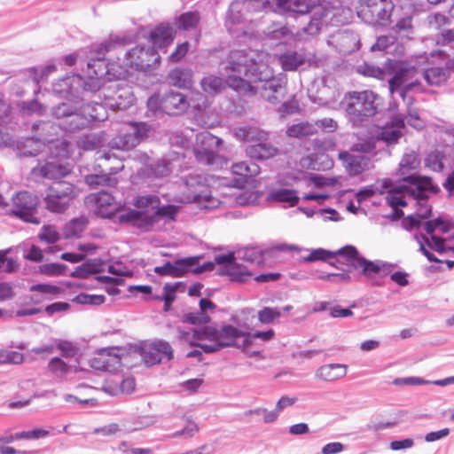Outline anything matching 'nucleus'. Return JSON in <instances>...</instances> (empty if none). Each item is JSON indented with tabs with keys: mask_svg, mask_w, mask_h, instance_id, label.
<instances>
[{
	"mask_svg": "<svg viewBox=\"0 0 454 454\" xmlns=\"http://www.w3.org/2000/svg\"><path fill=\"white\" fill-rule=\"evenodd\" d=\"M272 68L265 63L249 60L248 63H234L229 67V87L243 94L254 95L257 89L251 82H268L272 77Z\"/></svg>",
	"mask_w": 454,
	"mask_h": 454,
	"instance_id": "obj_1",
	"label": "nucleus"
},
{
	"mask_svg": "<svg viewBox=\"0 0 454 454\" xmlns=\"http://www.w3.org/2000/svg\"><path fill=\"white\" fill-rule=\"evenodd\" d=\"M74 184L67 181H55L48 188L43 199L45 208L56 214L65 213L77 197Z\"/></svg>",
	"mask_w": 454,
	"mask_h": 454,
	"instance_id": "obj_2",
	"label": "nucleus"
},
{
	"mask_svg": "<svg viewBox=\"0 0 454 454\" xmlns=\"http://www.w3.org/2000/svg\"><path fill=\"white\" fill-rule=\"evenodd\" d=\"M40 200L35 194L20 191L12 195L8 209V215L35 225H39L41 221L37 215V208Z\"/></svg>",
	"mask_w": 454,
	"mask_h": 454,
	"instance_id": "obj_3",
	"label": "nucleus"
},
{
	"mask_svg": "<svg viewBox=\"0 0 454 454\" xmlns=\"http://www.w3.org/2000/svg\"><path fill=\"white\" fill-rule=\"evenodd\" d=\"M377 98L372 90L352 91L345 95L341 106L348 114L357 117L372 116L377 112Z\"/></svg>",
	"mask_w": 454,
	"mask_h": 454,
	"instance_id": "obj_4",
	"label": "nucleus"
},
{
	"mask_svg": "<svg viewBox=\"0 0 454 454\" xmlns=\"http://www.w3.org/2000/svg\"><path fill=\"white\" fill-rule=\"evenodd\" d=\"M393 9L391 0H363L356 7V13L368 24L384 26L389 20Z\"/></svg>",
	"mask_w": 454,
	"mask_h": 454,
	"instance_id": "obj_5",
	"label": "nucleus"
},
{
	"mask_svg": "<svg viewBox=\"0 0 454 454\" xmlns=\"http://www.w3.org/2000/svg\"><path fill=\"white\" fill-rule=\"evenodd\" d=\"M189 106L184 94L174 91H170L163 97L153 95L147 100L148 109L154 114L162 112L168 115H178L186 112Z\"/></svg>",
	"mask_w": 454,
	"mask_h": 454,
	"instance_id": "obj_6",
	"label": "nucleus"
},
{
	"mask_svg": "<svg viewBox=\"0 0 454 454\" xmlns=\"http://www.w3.org/2000/svg\"><path fill=\"white\" fill-rule=\"evenodd\" d=\"M160 62V57L153 48L137 45L126 53V66L137 71L154 69Z\"/></svg>",
	"mask_w": 454,
	"mask_h": 454,
	"instance_id": "obj_7",
	"label": "nucleus"
},
{
	"mask_svg": "<svg viewBox=\"0 0 454 454\" xmlns=\"http://www.w3.org/2000/svg\"><path fill=\"white\" fill-rule=\"evenodd\" d=\"M85 201L93 207L94 214L101 218H111L122 209L113 194L105 191L90 194Z\"/></svg>",
	"mask_w": 454,
	"mask_h": 454,
	"instance_id": "obj_8",
	"label": "nucleus"
},
{
	"mask_svg": "<svg viewBox=\"0 0 454 454\" xmlns=\"http://www.w3.org/2000/svg\"><path fill=\"white\" fill-rule=\"evenodd\" d=\"M193 337L198 340H209L210 344L200 343V347L206 353L215 352L227 345V326L223 325L219 330L211 326L194 330Z\"/></svg>",
	"mask_w": 454,
	"mask_h": 454,
	"instance_id": "obj_9",
	"label": "nucleus"
},
{
	"mask_svg": "<svg viewBox=\"0 0 454 454\" xmlns=\"http://www.w3.org/2000/svg\"><path fill=\"white\" fill-rule=\"evenodd\" d=\"M140 355L146 364L154 365L163 359L168 361L173 359L174 350L168 341L159 340L143 345L140 348Z\"/></svg>",
	"mask_w": 454,
	"mask_h": 454,
	"instance_id": "obj_10",
	"label": "nucleus"
},
{
	"mask_svg": "<svg viewBox=\"0 0 454 454\" xmlns=\"http://www.w3.org/2000/svg\"><path fill=\"white\" fill-rule=\"evenodd\" d=\"M220 140L209 132H202L197 136V145L194 154L202 164L210 165L214 162Z\"/></svg>",
	"mask_w": 454,
	"mask_h": 454,
	"instance_id": "obj_11",
	"label": "nucleus"
},
{
	"mask_svg": "<svg viewBox=\"0 0 454 454\" xmlns=\"http://www.w3.org/2000/svg\"><path fill=\"white\" fill-rule=\"evenodd\" d=\"M117 348H106L97 351L90 359L91 368L98 371L114 372L121 364V356Z\"/></svg>",
	"mask_w": 454,
	"mask_h": 454,
	"instance_id": "obj_12",
	"label": "nucleus"
},
{
	"mask_svg": "<svg viewBox=\"0 0 454 454\" xmlns=\"http://www.w3.org/2000/svg\"><path fill=\"white\" fill-rule=\"evenodd\" d=\"M387 70L393 76L388 81L390 93H395L399 88L411 80L415 74L416 69L401 61L389 60L387 63Z\"/></svg>",
	"mask_w": 454,
	"mask_h": 454,
	"instance_id": "obj_13",
	"label": "nucleus"
},
{
	"mask_svg": "<svg viewBox=\"0 0 454 454\" xmlns=\"http://www.w3.org/2000/svg\"><path fill=\"white\" fill-rule=\"evenodd\" d=\"M404 128V121L399 116H394L390 121L382 127H377L372 131V137L377 141H383L387 145L396 144L402 137V129Z\"/></svg>",
	"mask_w": 454,
	"mask_h": 454,
	"instance_id": "obj_14",
	"label": "nucleus"
},
{
	"mask_svg": "<svg viewBox=\"0 0 454 454\" xmlns=\"http://www.w3.org/2000/svg\"><path fill=\"white\" fill-rule=\"evenodd\" d=\"M124 168V164L121 160H117L115 166H110L107 168L108 173L106 174H89L84 176L85 183L91 188H98V186H108L114 187L119 183L117 177L114 175L121 171Z\"/></svg>",
	"mask_w": 454,
	"mask_h": 454,
	"instance_id": "obj_15",
	"label": "nucleus"
},
{
	"mask_svg": "<svg viewBox=\"0 0 454 454\" xmlns=\"http://www.w3.org/2000/svg\"><path fill=\"white\" fill-rule=\"evenodd\" d=\"M253 144L246 149L247 154L255 160H264L277 156L279 153L278 147L269 141V133L265 131V139L254 140Z\"/></svg>",
	"mask_w": 454,
	"mask_h": 454,
	"instance_id": "obj_16",
	"label": "nucleus"
},
{
	"mask_svg": "<svg viewBox=\"0 0 454 454\" xmlns=\"http://www.w3.org/2000/svg\"><path fill=\"white\" fill-rule=\"evenodd\" d=\"M286 76H273L263 86V98L271 104L281 102L286 94Z\"/></svg>",
	"mask_w": 454,
	"mask_h": 454,
	"instance_id": "obj_17",
	"label": "nucleus"
},
{
	"mask_svg": "<svg viewBox=\"0 0 454 454\" xmlns=\"http://www.w3.org/2000/svg\"><path fill=\"white\" fill-rule=\"evenodd\" d=\"M329 43L344 54L353 52L359 48V40L356 34L350 31H338L331 35Z\"/></svg>",
	"mask_w": 454,
	"mask_h": 454,
	"instance_id": "obj_18",
	"label": "nucleus"
},
{
	"mask_svg": "<svg viewBox=\"0 0 454 454\" xmlns=\"http://www.w3.org/2000/svg\"><path fill=\"white\" fill-rule=\"evenodd\" d=\"M338 158L351 176H356L370 168V158L363 155H352L347 151L340 152Z\"/></svg>",
	"mask_w": 454,
	"mask_h": 454,
	"instance_id": "obj_19",
	"label": "nucleus"
},
{
	"mask_svg": "<svg viewBox=\"0 0 454 454\" xmlns=\"http://www.w3.org/2000/svg\"><path fill=\"white\" fill-rule=\"evenodd\" d=\"M403 181L414 185V187L407 186V189H405L407 195L412 198L427 197L425 193L426 191H437L433 185L431 177L411 175L404 177Z\"/></svg>",
	"mask_w": 454,
	"mask_h": 454,
	"instance_id": "obj_20",
	"label": "nucleus"
},
{
	"mask_svg": "<svg viewBox=\"0 0 454 454\" xmlns=\"http://www.w3.org/2000/svg\"><path fill=\"white\" fill-rule=\"evenodd\" d=\"M176 37V30L168 23H160L149 34L153 45L161 49L170 45Z\"/></svg>",
	"mask_w": 454,
	"mask_h": 454,
	"instance_id": "obj_21",
	"label": "nucleus"
},
{
	"mask_svg": "<svg viewBox=\"0 0 454 454\" xmlns=\"http://www.w3.org/2000/svg\"><path fill=\"white\" fill-rule=\"evenodd\" d=\"M72 168L68 163L59 164L55 162H47L33 168L34 175L47 179L60 178L70 174Z\"/></svg>",
	"mask_w": 454,
	"mask_h": 454,
	"instance_id": "obj_22",
	"label": "nucleus"
},
{
	"mask_svg": "<svg viewBox=\"0 0 454 454\" xmlns=\"http://www.w3.org/2000/svg\"><path fill=\"white\" fill-rule=\"evenodd\" d=\"M381 184L380 192L384 193L387 192V200L391 207L395 209L397 207L407 206L403 196L407 195L405 190L407 189L406 185L393 186L390 180H382Z\"/></svg>",
	"mask_w": 454,
	"mask_h": 454,
	"instance_id": "obj_23",
	"label": "nucleus"
},
{
	"mask_svg": "<svg viewBox=\"0 0 454 454\" xmlns=\"http://www.w3.org/2000/svg\"><path fill=\"white\" fill-rule=\"evenodd\" d=\"M137 139L127 125L122 127L118 134L112 139L111 146L122 151H129L137 146Z\"/></svg>",
	"mask_w": 454,
	"mask_h": 454,
	"instance_id": "obj_24",
	"label": "nucleus"
},
{
	"mask_svg": "<svg viewBox=\"0 0 454 454\" xmlns=\"http://www.w3.org/2000/svg\"><path fill=\"white\" fill-rule=\"evenodd\" d=\"M235 260V254L229 252V280L239 283L247 281L252 274L247 266L236 263Z\"/></svg>",
	"mask_w": 454,
	"mask_h": 454,
	"instance_id": "obj_25",
	"label": "nucleus"
},
{
	"mask_svg": "<svg viewBox=\"0 0 454 454\" xmlns=\"http://www.w3.org/2000/svg\"><path fill=\"white\" fill-rule=\"evenodd\" d=\"M89 218L80 215L67 222L63 227V234L67 239L80 238L89 225Z\"/></svg>",
	"mask_w": 454,
	"mask_h": 454,
	"instance_id": "obj_26",
	"label": "nucleus"
},
{
	"mask_svg": "<svg viewBox=\"0 0 454 454\" xmlns=\"http://www.w3.org/2000/svg\"><path fill=\"white\" fill-rule=\"evenodd\" d=\"M168 79L172 86L179 89H189L192 85V74L187 69L174 68L168 73Z\"/></svg>",
	"mask_w": 454,
	"mask_h": 454,
	"instance_id": "obj_27",
	"label": "nucleus"
},
{
	"mask_svg": "<svg viewBox=\"0 0 454 454\" xmlns=\"http://www.w3.org/2000/svg\"><path fill=\"white\" fill-rule=\"evenodd\" d=\"M233 136L241 142H253L265 139V130L256 127H239L233 131Z\"/></svg>",
	"mask_w": 454,
	"mask_h": 454,
	"instance_id": "obj_28",
	"label": "nucleus"
},
{
	"mask_svg": "<svg viewBox=\"0 0 454 454\" xmlns=\"http://www.w3.org/2000/svg\"><path fill=\"white\" fill-rule=\"evenodd\" d=\"M48 372L58 379H66L70 372H77L76 367L67 364L59 357L51 358L47 365Z\"/></svg>",
	"mask_w": 454,
	"mask_h": 454,
	"instance_id": "obj_29",
	"label": "nucleus"
},
{
	"mask_svg": "<svg viewBox=\"0 0 454 454\" xmlns=\"http://www.w3.org/2000/svg\"><path fill=\"white\" fill-rule=\"evenodd\" d=\"M317 133V129L314 123L309 121H301L296 124H293L286 129V135L289 137L294 138H303L310 137Z\"/></svg>",
	"mask_w": 454,
	"mask_h": 454,
	"instance_id": "obj_30",
	"label": "nucleus"
},
{
	"mask_svg": "<svg viewBox=\"0 0 454 454\" xmlns=\"http://www.w3.org/2000/svg\"><path fill=\"white\" fill-rule=\"evenodd\" d=\"M253 339L249 333L239 331V329L229 325V347H234L242 351Z\"/></svg>",
	"mask_w": 454,
	"mask_h": 454,
	"instance_id": "obj_31",
	"label": "nucleus"
},
{
	"mask_svg": "<svg viewBox=\"0 0 454 454\" xmlns=\"http://www.w3.org/2000/svg\"><path fill=\"white\" fill-rule=\"evenodd\" d=\"M231 171L234 175L240 176L243 182H247V178L260 173V167L255 163L247 164L245 161H240L232 165Z\"/></svg>",
	"mask_w": 454,
	"mask_h": 454,
	"instance_id": "obj_32",
	"label": "nucleus"
},
{
	"mask_svg": "<svg viewBox=\"0 0 454 454\" xmlns=\"http://www.w3.org/2000/svg\"><path fill=\"white\" fill-rule=\"evenodd\" d=\"M346 366L342 364L324 365L318 370L320 377L328 381L340 379L346 375Z\"/></svg>",
	"mask_w": 454,
	"mask_h": 454,
	"instance_id": "obj_33",
	"label": "nucleus"
},
{
	"mask_svg": "<svg viewBox=\"0 0 454 454\" xmlns=\"http://www.w3.org/2000/svg\"><path fill=\"white\" fill-rule=\"evenodd\" d=\"M270 199L278 202L287 203L289 207H294L299 202L296 191L293 189H278L272 192Z\"/></svg>",
	"mask_w": 454,
	"mask_h": 454,
	"instance_id": "obj_34",
	"label": "nucleus"
},
{
	"mask_svg": "<svg viewBox=\"0 0 454 454\" xmlns=\"http://www.w3.org/2000/svg\"><path fill=\"white\" fill-rule=\"evenodd\" d=\"M336 255L343 258V262L352 269H358L361 257L358 255L357 249L353 246H346L335 252Z\"/></svg>",
	"mask_w": 454,
	"mask_h": 454,
	"instance_id": "obj_35",
	"label": "nucleus"
},
{
	"mask_svg": "<svg viewBox=\"0 0 454 454\" xmlns=\"http://www.w3.org/2000/svg\"><path fill=\"white\" fill-rule=\"evenodd\" d=\"M279 61L284 70L293 71L297 69L300 66L303 65L305 59L301 54L297 52H292L280 56Z\"/></svg>",
	"mask_w": 454,
	"mask_h": 454,
	"instance_id": "obj_36",
	"label": "nucleus"
},
{
	"mask_svg": "<svg viewBox=\"0 0 454 454\" xmlns=\"http://www.w3.org/2000/svg\"><path fill=\"white\" fill-rule=\"evenodd\" d=\"M447 71L442 67H430L424 72V78L429 85H440L446 82Z\"/></svg>",
	"mask_w": 454,
	"mask_h": 454,
	"instance_id": "obj_37",
	"label": "nucleus"
},
{
	"mask_svg": "<svg viewBox=\"0 0 454 454\" xmlns=\"http://www.w3.org/2000/svg\"><path fill=\"white\" fill-rule=\"evenodd\" d=\"M197 261L193 257L176 260L172 263V277L180 278L192 270Z\"/></svg>",
	"mask_w": 454,
	"mask_h": 454,
	"instance_id": "obj_38",
	"label": "nucleus"
},
{
	"mask_svg": "<svg viewBox=\"0 0 454 454\" xmlns=\"http://www.w3.org/2000/svg\"><path fill=\"white\" fill-rule=\"evenodd\" d=\"M444 158L445 154L443 152L439 150H434L430 152L427 158L425 159V165L433 171L441 172L444 168Z\"/></svg>",
	"mask_w": 454,
	"mask_h": 454,
	"instance_id": "obj_39",
	"label": "nucleus"
},
{
	"mask_svg": "<svg viewBox=\"0 0 454 454\" xmlns=\"http://www.w3.org/2000/svg\"><path fill=\"white\" fill-rule=\"evenodd\" d=\"M200 20V17L198 12H188L181 14L177 18V27L182 30L195 28L198 26Z\"/></svg>",
	"mask_w": 454,
	"mask_h": 454,
	"instance_id": "obj_40",
	"label": "nucleus"
},
{
	"mask_svg": "<svg viewBox=\"0 0 454 454\" xmlns=\"http://www.w3.org/2000/svg\"><path fill=\"white\" fill-rule=\"evenodd\" d=\"M38 239L46 244H54L60 239V234L53 224H45L38 233Z\"/></svg>",
	"mask_w": 454,
	"mask_h": 454,
	"instance_id": "obj_41",
	"label": "nucleus"
},
{
	"mask_svg": "<svg viewBox=\"0 0 454 454\" xmlns=\"http://www.w3.org/2000/svg\"><path fill=\"white\" fill-rule=\"evenodd\" d=\"M160 198L156 195L139 196L134 201V206L141 211H147L149 209H155L160 206Z\"/></svg>",
	"mask_w": 454,
	"mask_h": 454,
	"instance_id": "obj_42",
	"label": "nucleus"
},
{
	"mask_svg": "<svg viewBox=\"0 0 454 454\" xmlns=\"http://www.w3.org/2000/svg\"><path fill=\"white\" fill-rule=\"evenodd\" d=\"M31 292H37L50 297H56L62 294L65 289L61 286L51 284H36L30 286Z\"/></svg>",
	"mask_w": 454,
	"mask_h": 454,
	"instance_id": "obj_43",
	"label": "nucleus"
},
{
	"mask_svg": "<svg viewBox=\"0 0 454 454\" xmlns=\"http://www.w3.org/2000/svg\"><path fill=\"white\" fill-rule=\"evenodd\" d=\"M128 128L133 133L135 138L137 139V144L139 145L143 140L146 139L151 131V126L146 122H130L127 124Z\"/></svg>",
	"mask_w": 454,
	"mask_h": 454,
	"instance_id": "obj_44",
	"label": "nucleus"
},
{
	"mask_svg": "<svg viewBox=\"0 0 454 454\" xmlns=\"http://www.w3.org/2000/svg\"><path fill=\"white\" fill-rule=\"evenodd\" d=\"M57 348L60 351V354L65 358H73L79 355V347L69 340H60L56 345Z\"/></svg>",
	"mask_w": 454,
	"mask_h": 454,
	"instance_id": "obj_45",
	"label": "nucleus"
},
{
	"mask_svg": "<svg viewBox=\"0 0 454 454\" xmlns=\"http://www.w3.org/2000/svg\"><path fill=\"white\" fill-rule=\"evenodd\" d=\"M103 294H80L72 299V301L82 305H101L105 302Z\"/></svg>",
	"mask_w": 454,
	"mask_h": 454,
	"instance_id": "obj_46",
	"label": "nucleus"
},
{
	"mask_svg": "<svg viewBox=\"0 0 454 454\" xmlns=\"http://www.w3.org/2000/svg\"><path fill=\"white\" fill-rule=\"evenodd\" d=\"M39 272L50 276V277H58L65 274L67 270V266L65 264L51 262L42 264L38 268Z\"/></svg>",
	"mask_w": 454,
	"mask_h": 454,
	"instance_id": "obj_47",
	"label": "nucleus"
},
{
	"mask_svg": "<svg viewBox=\"0 0 454 454\" xmlns=\"http://www.w3.org/2000/svg\"><path fill=\"white\" fill-rule=\"evenodd\" d=\"M176 290L177 287L176 286L166 284L163 286V294L162 296L157 297L156 299L164 301V311L167 312L170 309L173 301L176 298Z\"/></svg>",
	"mask_w": 454,
	"mask_h": 454,
	"instance_id": "obj_48",
	"label": "nucleus"
},
{
	"mask_svg": "<svg viewBox=\"0 0 454 454\" xmlns=\"http://www.w3.org/2000/svg\"><path fill=\"white\" fill-rule=\"evenodd\" d=\"M210 320L211 318L207 313L200 311L186 313L182 317V322L195 325H206Z\"/></svg>",
	"mask_w": 454,
	"mask_h": 454,
	"instance_id": "obj_49",
	"label": "nucleus"
},
{
	"mask_svg": "<svg viewBox=\"0 0 454 454\" xmlns=\"http://www.w3.org/2000/svg\"><path fill=\"white\" fill-rule=\"evenodd\" d=\"M201 87L203 90L207 93H216L221 90L223 87V81L219 77L209 75L201 81Z\"/></svg>",
	"mask_w": 454,
	"mask_h": 454,
	"instance_id": "obj_50",
	"label": "nucleus"
},
{
	"mask_svg": "<svg viewBox=\"0 0 454 454\" xmlns=\"http://www.w3.org/2000/svg\"><path fill=\"white\" fill-rule=\"evenodd\" d=\"M281 316V312L277 308L266 307L258 312V319L262 324H270Z\"/></svg>",
	"mask_w": 454,
	"mask_h": 454,
	"instance_id": "obj_51",
	"label": "nucleus"
},
{
	"mask_svg": "<svg viewBox=\"0 0 454 454\" xmlns=\"http://www.w3.org/2000/svg\"><path fill=\"white\" fill-rule=\"evenodd\" d=\"M178 212V207L174 205H167L160 207V206L155 208V212L153 213L156 215L157 221L160 218H166L174 221L175 217Z\"/></svg>",
	"mask_w": 454,
	"mask_h": 454,
	"instance_id": "obj_52",
	"label": "nucleus"
},
{
	"mask_svg": "<svg viewBox=\"0 0 454 454\" xmlns=\"http://www.w3.org/2000/svg\"><path fill=\"white\" fill-rule=\"evenodd\" d=\"M336 256V253L327 251L323 248H317L313 251L304 259L305 262L325 261Z\"/></svg>",
	"mask_w": 454,
	"mask_h": 454,
	"instance_id": "obj_53",
	"label": "nucleus"
},
{
	"mask_svg": "<svg viewBox=\"0 0 454 454\" xmlns=\"http://www.w3.org/2000/svg\"><path fill=\"white\" fill-rule=\"evenodd\" d=\"M189 49L190 43L188 42L177 44L175 51L168 56V60L171 63H177L181 61L189 51Z\"/></svg>",
	"mask_w": 454,
	"mask_h": 454,
	"instance_id": "obj_54",
	"label": "nucleus"
},
{
	"mask_svg": "<svg viewBox=\"0 0 454 454\" xmlns=\"http://www.w3.org/2000/svg\"><path fill=\"white\" fill-rule=\"evenodd\" d=\"M417 200V214L420 218L427 219L431 215V206L427 202V197L414 198Z\"/></svg>",
	"mask_w": 454,
	"mask_h": 454,
	"instance_id": "obj_55",
	"label": "nucleus"
},
{
	"mask_svg": "<svg viewBox=\"0 0 454 454\" xmlns=\"http://www.w3.org/2000/svg\"><path fill=\"white\" fill-rule=\"evenodd\" d=\"M49 434V432L44 429L35 428L30 431H22L16 434L18 439H39L45 437Z\"/></svg>",
	"mask_w": 454,
	"mask_h": 454,
	"instance_id": "obj_56",
	"label": "nucleus"
},
{
	"mask_svg": "<svg viewBox=\"0 0 454 454\" xmlns=\"http://www.w3.org/2000/svg\"><path fill=\"white\" fill-rule=\"evenodd\" d=\"M314 125L317 129L318 127L324 132H333L338 128L337 121L332 118L317 120L315 121Z\"/></svg>",
	"mask_w": 454,
	"mask_h": 454,
	"instance_id": "obj_57",
	"label": "nucleus"
},
{
	"mask_svg": "<svg viewBox=\"0 0 454 454\" xmlns=\"http://www.w3.org/2000/svg\"><path fill=\"white\" fill-rule=\"evenodd\" d=\"M425 241L431 249L436 251L437 253L442 254L446 252L444 239L437 237L435 235H432L431 241L427 238H425Z\"/></svg>",
	"mask_w": 454,
	"mask_h": 454,
	"instance_id": "obj_58",
	"label": "nucleus"
},
{
	"mask_svg": "<svg viewBox=\"0 0 454 454\" xmlns=\"http://www.w3.org/2000/svg\"><path fill=\"white\" fill-rule=\"evenodd\" d=\"M359 264V268L363 269V273L367 277H372L380 272V267L370 261L362 258Z\"/></svg>",
	"mask_w": 454,
	"mask_h": 454,
	"instance_id": "obj_59",
	"label": "nucleus"
},
{
	"mask_svg": "<svg viewBox=\"0 0 454 454\" xmlns=\"http://www.w3.org/2000/svg\"><path fill=\"white\" fill-rule=\"evenodd\" d=\"M285 11L293 12L299 14H305L310 12V6L301 1L290 2Z\"/></svg>",
	"mask_w": 454,
	"mask_h": 454,
	"instance_id": "obj_60",
	"label": "nucleus"
},
{
	"mask_svg": "<svg viewBox=\"0 0 454 454\" xmlns=\"http://www.w3.org/2000/svg\"><path fill=\"white\" fill-rule=\"evenodd\" d=\"M156 215L154 214L148 215L142 211V216L137 221V226L148 231L157 223Z\"/></svg>",
	"mask_w": 454,
	"mask_h": 454,
	"instance_id": "obj_61",
	"label": "nucleus"
},
{
	"mask_svg": "<svg viewBox=\"0 0 454 454\" xmlns=\"http://www.w3.org/2000/svg\"><path fill=\"white\" fill-rule=\"evenodd\" d=\"M428 19L430 27L436 30H440L442 27L450 23L449 18L441 13L431 15Z\"/></svg>",
	"mask_w": 454,
	"mask_h": 454,
	"instance_id": "obj_62",
	"label": "nucleus"
},
{
	"mask_svg": "<svg viewBox=\"0 0 454 454\" xmlns=\"http://www.w3.org/2000/svg\"><path fill=\"white\" fill-rule=\"evenodd\" d=\"M24 258L31 262H41L43 260V250L39 247L33 245L24 255Z\"/></svg>",
	"mask_w": 454,
	"mask_h": 454,
	"instance_id": "obj_63",
	"label": "nucleus"
},
{
	"mask_svg": "<svg viewBox=\"0 0 454 454\" xmlns=\"http://www.w3.org/2000/svg\"><path fill=\"white\" fill-rule=\"evenodd\" d=\"M323 280H327L332 283H342V282H349L350 276L346 273H331L327 275H323L319 277Z\"/></svg>",
	"mask_w": 454,
	"mask_h": 454,
	"instance_id": "obj_64",
	"label": "nucleus"
}]
</instances>
